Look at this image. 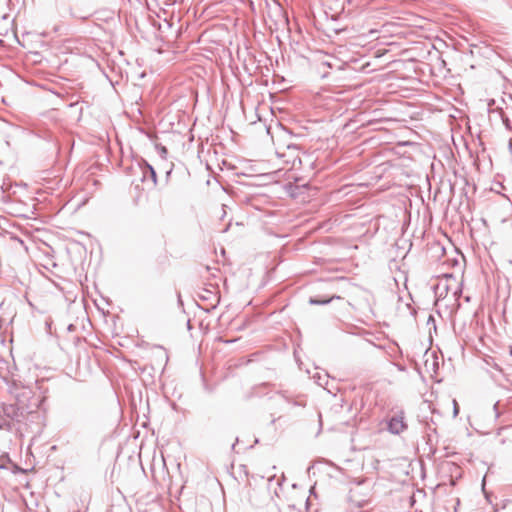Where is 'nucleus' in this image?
Returning a JSON list of instances; mask_svg holds the SVG:
<instances>
[{"label": "nucleus", "mask_w": 512, "mask_h": 512, "mask_svg": "<svg viewBox=\"0 0 512 512\" xmlns=\"http://www.w3.org/2000/svg\"><path fill=\"white\" fill-rule=\"evenodd\" d=\"M388 427H389L390 432H392L394 434H399V433L403 432L407 428V425L404 421L403 415L393 416L389 422Z\"/></svg>", "instance_id": "nucleus-1"}, {"label": "nucleus", "mask_w": 512, "mask_h": 512, "mask_svg": "<svg viewBox=\"0 0 512 512\" xmlns=\"http://www.w3.org/2000/svg\"><path fill=\"white\" fill-rule=\"evenodd\" d=\"M287 152H288V155H287L288 159L285 160L287 165H290L291 167H295L296 165L301 164V158L299 156V152H298L297 148L288 146Z\"/></svg>", "instance_id": "nucleus-2"}, {"label": "nucleus", "mask_w": 512, "mask_h": 512, "mask_svg": "<svg viewBox=\"0 0 512 512\" xmlns=\"http://www.w3.org/2000/svg\"><path fill=\"white\" fill-rule=\"evenodd\" d=\"M365 34H359L357 36L354 37V45H357V46H365L366 44V39H365Z\"/></svg>", "instance_id": "nucleus-3"}, {"label": "nucleus", "mask_w": 512, "mask_h": 512, "mask_svg": "<svg viewBox=\"0 0 512 512\" xmlns=\"http://www.w3.org/2000/svg\"><path fill=\"white\" fill-rule=\"evenodd\" d=\"M239 471L242 472L245 476V481L247 483V485H250V481H249V472H248V468L246 465H240L238 467Z\"/></svg>", "instance_id": "nucleus-4"}, {"label": "nucleus", "mask_w": 512, "mask_h": 512, "mask_svg": "<svg viewBox=\"0 0 512 512\" xmlns=\"http://www.w3.org/2000/svg\"><path fill=\"white\" fill-rule=\"evenodd\" d=\"M502 443L512 445V430L507 431L505 437L502 439Z\"/></svg>", "instance_id": "nucleus-5"}, {"label": "nucleus", "mask_w": 512, "mask_h": 512, "mask_svg": "<svg viewBox=\"0 0 512 512\" xmlns=\"http://www.w3.org/2000/svg\"><path fill=\"white\" fill-rule=\"evenodd\" d=\"M452 403H453V415H454V417H456L459 414V405L455 399H453Z\"/></svg>", "instance_id": "nucleus-6"}, {"label": "nucleus", "mask_w": 512, "mask_h": 512, "mask_svg": "<svg viewBox=\"0 0 512 512\" xmlns=\"http://www.w3.org/2000/svg\"><path fill=\"white\" fill-rule=\"evenodd\" d=\"M385 53H386V50H378V51L375 53V57H376V58H380V57H382Z\"/></svg>", "instance_id": "nucleus-7"}, {"label": "nucleus", "mask_w": 512, "mask_h": 512, "mask_svg": "<svg viewBox=\"0 0 512 512\" xmlns=\"http://www.w3.org/2000/svg\"><path fill=\"white\" fill-rule=\"evenodd\" d=\"M376 33H377V31H376V30H370V31H369V34H370V35H375Z\"/></svg>", "instance_id": "nucleus-8"}]
</instances>
